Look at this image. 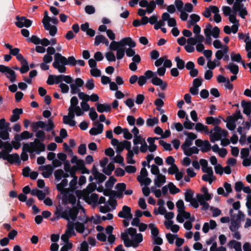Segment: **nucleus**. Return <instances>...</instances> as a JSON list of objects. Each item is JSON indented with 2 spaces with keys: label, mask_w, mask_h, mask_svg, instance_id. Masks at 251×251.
Masks as SVG:
<instances>
[{
  "label": "nucleus",
  "mask_w": 251,
  "mask_h": 251,
  "mask_svg": "<svg viewBox=\"0 0 251 251\" xmlns=\"http://www.w3.org/2000/svg\"><path fill=\"white\" fill-rule=\"evenodd\" d=\"M89 115L90 119L93 121L96 120L98 116L94 107L91 108Z\"/></svg>",
  "instance_id": "obj_59"
},
{
  "label": "nucleus",
  "mask_w": 251,
  "mask_h": 251,
  "mask_svg": "<svg viewBox=\"0 0 251 251\" xmlns=\"http://www.w3.org/2000/svg\"><path fill=\"white\" fill-rule=\"evenodd\" d=\"M172 168H169L168 170V172L170 175H174L176 174L175 176L176 179L177 180H180L182 179L183 177V174L182 172L179 171V169H178V171H175V170H174V171H172Z\"/></svg>",
  "instance_id": "obj_29"
},
{
  "label": "nucleus",
  "mask_w": 251,
  "mask_h": 251,
  "mask_svg": "<svg viewBox=\"0 0 251 251\" xmlns=\"http://www.w3.org/2000/svg\"><path fill=\"white\" fill-rule=\"evenodd\" d=\"M124 160V157L121 155H117L114 158V162L121 164L123 167L125 166Z\"/></svg>",
  "instance_id": "obj_61"
},
{
  "label": "nucleus",
  "mask_w": 251,
  "mask_h": 251,
  "mask_svg": "<svg viewBox=\"0 0 251 251\" xmlns=\"http://www.w3.org/2000/svg\"><path fill=\"white\" fill-rule=\"evenodd\" d=\"M125 50L126 48L125 47H123L116 51V58L118 60H121L124 57L126 52Z\"/></svg>",
  "instance_id": "obj_41"
},
{
  "label": "nucleus",
  "mask_w": 251,
  "mask_h": 251,
  "mask_svg": "<svg viewBox=\"0 0 251 251\" xmlns=\"http://www.w3.org/2000/svg\"><path fill=\"white\" fill-rule=\"evenodd\" d=\"M195 124L191 122L188 119V116L186 118V121L183 123V126L187 129H191L194 126Z\"/></svg>",
  "instance_id": "obj_43"
},
{
  "label": "nucleus",
  "mask_w": 251,
  "mask_h": 251,
  "mask_svg": "<svg viewBox=\"0 0 251 251\" xmlns=\"http://www.w3.org/2000/svg\"><path fill=\"white\" fill-rule=\"evenodd\" d=\"M244 41L246 43L245 49L248 52L247 57L249 58H251V39L250 41Z\"/></svg>",
  "instance_id": "obj_51"
},
{
  "label": "nucleus",
  "mask_w": 251,
  "mask_h": 251,
  "mask_svg": "<svg viewBox=\"0 0 251 251\" xmlns=\"http://www.w3.org/2000/svg\"><path fill=\"white\" fill-rule=\"evenodd\" d=\"M44 28L47 30H49L50 35L51 36H54L57 32V28L55 25H52L50 23H45L42 22Z\"/></svg>",
  "instance_id": "obj_15"
},
{
  "label": "nucleus",
  "mask_w": 251,
  "mask_h": 251,
  "mask_svg": "<svg viewBox=\"0 0 251 251\" xmlns=\"http://www.w3.org/2000/svg\"><path fill=\"white\" fill-rule=\"evenodd\" d=\"M116 188L118 190V198H121L123 192L126 190V184L125 183H118L116 185Z\"/></svg>",
  "instance_id": "obj_21"
},
{
  "label": "nucleus",
  "mask_w": 251,
  "mask_h": 251,
  "mask_svg": "<svg viewBox=\"0 0 251 251\" xmlns=\"http://www.w3.org/2000/svg\"><path fill=\"white\" fill-rule=\"evenodd\" d=\"M193 144V141L188 139L187 138L185 139L184 142L181 145V149L183 151H185L188 149Z\"/></svg>",
  "instance_id": "obj_52"
},
{
  "label": "nucleus",
  "mask_w": 251,
  "mask_h": 251,
  "mask_svg": "<svg viewBox=\"0 0 251 251\" xmlns=\"http://www.w3.org/2000/svg\"><path fill=\"white\" fill-rule=\"evenodd\" d=\"M127 45L130 48H134L136 44L131 37H126L122 39L118 42L112 40L109 46V49L111 50L117 51L119 49H121Z\"/></svg>",
  "instance_id": "obj_1"
},
{
  "label": "nucleus",
  "mask_w": 251,
  "mask_h": 251,
  "mask_svg": "<svg viewBox=\"0 0 251 251\" xmlns=\"http://www.w3.org/2000/svg\"><path fill=\"white\" fill-rule=\"evenodd\" d=\"M151 82L155 86H159L162 83V80L157 77L156 75L153 78H152Z\"/></svg>",
  "instance_id": "obj_64"
},
{
  "label": "nucleus",
  "mask_w": 251,
  "mask_h": 251,
  "mask_svg": "<svg viewBox=\"0 0 251 251\" xmlns=\"http://www.w3.org/2000/svg\"><path fill=\"white\" fill-rule=\"evenodd\" d=\"M241 105L243 108V113L247 116L250 115L251 114V102L243 100L241 101Z\"/></svg>",
  "instance_id": "obj_17"
},
{
  "label": "nucleus",
  "mask_w": 251,
  "mask_h": 251,
  "mask_svg": "<svg viewBox=\"0 0 251 251\" xmlns=\"http://www.w3.org/2000/svg\"><path fill=\"white\" fill-rule=\"evenodd\" d=\"M54 61L52 63V66L58 70L60 73H65L66 71V65H67L59 57L57 54L56 53L54 56Z\"/></svg>",
  "instance_id": "obj_4"
},
{
  "label": "nucleus",
  "mask_w": 251,
  "mask_h": 251,
  "mask_svg": "<svg viewBox=\"0 0 251 251\" xmlns=\"http://www.w3.org/2000/svg\"><path fill=\"white\" fill-rule=\"evenodd\" d=\"M54 214L56 216V219H57L62 218L67 220L68 222L70 221L68 211L67 210L63 211V207L60 205L56 207Z\"/></svg>",
  "instance_id": "obj_8"
},
{
  "label": "nucleus",
  "mask_w": 251,
  "mask_h": 251,
  "mask_svg": "<svg viewBox=\"0 0 251 251\" xmlns=\"http://www.w3.org/2000/svg\"><path fill=\"white\" fill-rule=\"evenodd\" d=\"M27 152L32 153L31 150L29 148V145L28 143H25L23 145L22 149V152L21 155V158L22 160L25 161L28 159V155L27 154Z\"/></svg>",
  "instance_id": "obj_11"
},
{
  "label": "nucleus",
  "mask_w": 251,
  "mask_h": 251,
  "mask_svg": "<svg viewBox=\"0 0 251 251\" xmlns=\"http://www.w3.org/2000/svg\"><path fill=\"white\" fill-rule=\"evenodd\" d=\"M194 192L191 190H188L185 193V200L187 202H190L194 198H193Z\"/></svg>",
  "instance_id": "obj_33"
},
{
  "label": "nucleus",
  "mask_w": 251,
  "mask_h": 251,
  "mask_svg": "<svg viewBox=\"0 0 251 251\" xmlns=\"http://www.w3.org/2000/svg\"><path fill=\"white\" fill-rule=\"evenodd\" d=\"M176 206L178 213H181V211L185 210V207L184 202L182 200H179L176 202Z\"/></svg>",
  "instance_id": "obj_45"
},
{
  "label": "nucleus",
  "mask_w": 251,
  "mask_h": 251,
  "mask_svg": "<svg viewBox=\"0 0 251 251\" xmlns=\"http://www.w3.org/2000/svg\"><path fill=\"white\" fill-rule=\"evenodd\" d=\"M135 236V239L134 241V243H133L132 247L133 248H137L138 244L142 242L143 238L141 233H137Z\"/></svg>",
  "instance_id": "obj_32"
},
{
  "label": "nucleus",
  "mask_w": 251,
  "mask_h": 251,
  "mask_svg": "<svg viewBox=\"0 0 251 251\" xmlns=\"http://www.w3.org/2000/svg\"><path fill=\"white\" fill-rule=\"evenodd\" d=\"M17 136L15 135L14 136V141H12L11 144L13 146V147L15 150L19 149L21 147L20 141H21L19 138H17Z\"/></svg>",
  "instance_id": "obj_46"
},
{
  "label": "nucleus",
  "mask_w": 251,
  "mask_h": 251,
  "mask_svg": "<svg viewBox=\"0 0 251 251\" xmlns=\"http://www.w3.org/2000/svg\"><path fill=\"white\" fill-rule=\"evenodd\" d=\"M13 148V147L11 143H10L9 142L7 141L6 142V144L3 148V150H2L6 155V154H9L10 152L12 151Z\"/></svg>",
  "instance_id": "obj_36"
},
{
  "label": "nucleus",
  "mask_w": 251,
  "mask_h": 251,
  "mask_svg": "<svg viewBox=\"0 0 251 251\" xmlns=\"http://www.w3.org/2000/svg\"><path fill=\"white\" fill-rule=\"evenodd\" d=\"M0 72L6 75V77L12 83L16 80V75L15 71L8 66L3 65H0Z\"/></svg>",
  "instance_id": "obj_2"
},
{
  "label": "nucleus",
  "mask_w": 251,
  "mask_h": 251,
  "mask_svg": "<svg viewBox=\"0 0 251 251\" xmlns=\"http://www.w3.org/2000/svg\"><path fill=\"white\" fill-rule=\"evenodd\" d=\"M15 135L17 137V138H19L21 140H22L31 138L33 134L26 130L22 132L21 134H17Z\"/></svg>",
  "instance_id": "obj_26"
},
{
  "label": "nucleus",
  "mask_w": 251,
  "mask_h": 251,
  "mask_svg": "<svg viewBox=\"0 0 251 251\" xmlns=\"http://www.w3.org/2000/svg\"><path fill=\"white\" fill-rule=\"evenodd\" d=\"M84 9L85 12L89 15L94 14L96 11L95 8L93 5H86Z\"/></svg>",
  "instance_id": "obj_62"
},
{
  "label": "nucleus",
  "mask_w": 251,
  "mask_h": 251,
  "mask_svg": "<svg viewBox=\"0 0 251 251\" xmlns=\"http://www.w3.org/2000/svg\"><path fill=\"white\" fill-rule=\"evenodd\" d=\"M97 127H93L89 130V133L91 135H97L102 133L103 130V124L97 122L95 123Z\"/></svg>",
  "instance_id": "obj_10"
},
{
  "label": "nucleus",
  "mask_w": 251,
  "mask_h": 251,
  "mask_svg": "<svg viewBox=\"0 0 251 251\" xmlns=\"http://www.w3.org/2000/svg\"><path fill=\"white\" fill-rule=\"evenodd\" d=\"M131 208L127 205H124L121 211H120L118 216L120 218L127 219L128 220L132 218V214H131Z\"/></svg>",
  "instance_id": "obj_5"
},
{
  "label": "nucleus",
  "mask_w": 251,
  "mask_h": 251,
  "mask_svg": "<svg viewBox=\"0 0 251 251\" xmlns=\"http://www.w3.org/2000/svg\"><path fill=\"white\" fill-rule=\"evenodd\" d=\"M231 60L233 62L239 63L242 61V57L240 54H235L234 52H232L230 54Z\"/></svg>",
  "instance_id": "obj_38"
},
{
  "label": "nucleus",
  "mask_w": 251,
  "mask_h": 251,
  "mask_svg": "<svg viewBox=\"0 0 251 251\" xmlns=\"http://www.w3.org/2000/svg\"><path fill=\"white\" fill-rule=\"evenodd\" d=\"M0 138L3 140H7L9 139V133H8L6 130H0Z\"/></svg>",
  "instance_id": "obj_56"
},
{
  "label": "nucleus",
  "mask_w": 251,
  "mask_h": 251,
  "mask_svg": "<svg viewBox=\"0 0 251 251\" xmlns=\"http://www.w3.org/2000/svg\"><path fill=\"white\" fill-rule=\"evenodd\" d=\"M225 67L233 75H237L239 73L238 66L233 63H229L228 65L225 66Z\"/></svg>",
  "instance_id": "obj_19"
},
{
  "label": "nucleus",
  "mask_w": 251,
  "mask_h": 251,
  "mask_svg": "<svg viewBox=\"0 0 251 251\" xmlns=\"http://www.w3.org/2000/svg\"><path fill=\"white\" fill-rule=\"evenodd\" d=\"M175 4L177 10L179 12L184 10V3L181 0H175Z\"/></svg>",
  "instance_id": "obj_53"
},
{
  "label": "nucleus",
  "mask_w": 251,
  "mask_h": 251,
  "mask_svg": "<svg viewBox=\"0 0 251 251\" xmlns=\"http://www.w3.org/2000/svg\"><path fill=\"white\" fill-rule=\"evenodd\" d=\"M177 237V234H172L170 233L166 234V237L167 239L168 243L170 244H173L174 243V240Z\"/></svg>",
  "instance_id": "obj_48"
},
{
  "label": "nucleus",
  "mask_w": 251,
  "mask_h": 251,
  "mask_svg": "<svg viewBox=\"0 0 251 251\" xmlns=\"http://www.w3.org/2000/svg\"><path fill=\"white\" fill-rule=\"evenodd\" d=\"M106 59L109 62H114L116 61V57L114 53L112 51H108L105 54Z\"/></svg>",
  "instance_id": "obj_49"
},
{
  "label": "nucleus",
  "mask_w": 251,
  "mask_h": 251,
  "mask_svg": "<svg viewBox=\"0 0 251 251\" xmlns=\"http://www.w3.org/2000/svg\"><path fill=\"white\" fill-rule=\"evenodd\" d=\"M156 6V4L154 0H151L149 2H148V5L147 7V13L149 14L151 13Z\"/></svg>",
  "instance_id": "obj_34"
},
{
  "label": "nucleus",
  "mask_w": 251,
  "mask_h": 251,
  "mask_svg": "<svg viewBox=\"0 0 251 251\" xmlns=\"http://www.w3.org/2000/svg\"><path fill=\"white\" fill-rule=\"evenodd\" d=\"M183 152L185 155L187 156H190L193 154H198L199 150L197 147L194 146L191 148H188V149L183 151Z\"/></svg>",
  "instance_id": "obj_24"
},
{
  "label": "nucleus",
  "mask_w": 251,
  "mask_h": 251,
  "mask_svg": "<svg viewBox=\"0 0 251 251\" xmlns=\"http://www.w3.org/2000/svg\"><path fill=\"white\" fill-rule=\"evenodd\" d=\"M175 160L172 156H168L166 159V163L172 166L170 168H172V170H175V171H178V167L175 164Z\"/></svg>",
  "instance_id": "obj_27"
},
{
  "label": "nucleus",
  "mask_w": 251,
  "mask_h": 251,
  "mask_svg": "<svg viewBox=\"0 0 251 251\" xmlns=\"http://www.w3.org/2000/svg\"><path fill=\"white\" fill-rule=\"evenodd\" d=\"M68 208L69 209L68 214L69 219L71 218L73 221H75L77 218L79 209H81L83 212H85L84 208L80 205H79V207L75 206L73 208H70L69 207Z\"/></svg>",
  "instance_id": "obj_7"
},
{
  "label": "nucleus",
  "mask_w": 251,
  "mask_h": 251,
  "mask_svg": "<svg viewBox=\"0 0 251 251\" xmlns=\"http://www.w3.org/2000/svg\"><path fill=\"white\" fill-rule=\"evenodd\" d=\"M59 57L67 65L74 66L76 64V60L73 56H69L68 58L62 55L60 53H56Z\"/></svg>",
  "instance_id": "obj_9"
},
{
  "label": "nucleus",
  "mask_w": 251,
  "mask_h": 251,
  "mask_svg": "<svg viewBox=\"0 0 251 251\" xmlns=\"http://www.w3.org/2000/svg\"><path fill=\"white\" fill-rule=\"evenodd\" d=\"M4 160H6L10 164H15L19 165L21 163L19 155L17 153L6 154Z\"/></svg>",
  "instance_id": "obj_6"
},
{
  "label": "nucleus",
  "mask_w": 251,
  "mask_h": 251,
  "mask_svg": "<svg viewBox=\"0 0 251 251\" xmlns=\"http://www.w3.org/2000/svg\"><path fill=\"white\" fill-rule=\"evenodd\" d=\"M35 136L40 141H44L46 137L45 133L42 130H40L36 132Z\"/></svg>",
  "instance_id": "obj_54"
},
{
  "label": "nucleus",
  "mask_w": 251,
  "mask_h": 251,
  "mask_svg": "<svg viewBox=\"0 0 251 251\" xmlns=\"http://www.w3.org/2000/svg\"><path fill=\"white\" fill-rule=\"evenodd\" d=\"M158 119L156 117L149 118L147 120V125L149 126H153L155 124L158 123Z\"/></svg>",
  "instance_id": "obj_47"
},
{
  "label": "nucleus",
  "mask_w": 251,
  "mask_h": 251,
  "mask_svg": "<svg viewBox=\"0 0 251 251\" xmlns=\"http://www.w3.org/2000/svg\"><path fill=\"white\" fill-rule=\"evenodd\" d=\"M154 181L155 186L157 187H160L162 184L166 182V176L164 175L159 174Z\"/></svg>",
  "instance_id": "obj_20"
},
{
  "label": "nucleus",
  "mask_w": 251,
  "mask_h": 251,
  "mask_svg": "<svg viewBox=\"0 0 251 251\" xmlns=\"http://www.w3.org/2000/svg\"><path fill=\"white\" fill-rule=\"evenodd\" d=\"M175 61L176 63V68L180 70H183L185 67V61L180 59L179 56H176L175 58Z\"/></svg>",
  "instance_id": "obj_31"
},
{
  "label": "nucleus",
  "mask_w": 251,
  "mask_h": 251,
  "mask_svg": "<svg viewBox=\"0 0 251 251\" xmlns=\"http://www.w3.org/2000/svg\"><path fill=\"white\" fill-rule=\"evenodd\" d=\"M46 126V123L41 121H39L36 122H33L31 124V127L33 132H36L38 131L39 128H45Z\"/></svg>",
  "instance_id": "obj_18"
},
{
  "label": "nucleus",
  "mask_w": 251,
  "mask_h": 251,
  "mask_svg": "<svg viewBox=\"0 0 251 251\" xmlns=\"http://www.w3.org/2000/svg\"><path fill=\"white\" fill-rule=\"evenodd\" d=\"M54 127V125L51 119H49L48 121V124H46L45 128H44L47 131L49 132L51 131Z\"/></svg>",
  "instance_id": "obj_55"
},
{
  "label": "nucleus",
  "mask_w": 251,
  "mask_h": 251,
  "mask_svg": "<svg viewBox=\"0 0 251 251\" xmlns=\"http://www.w3.org/2000/svg\"><path fill=\"white\" fill-rule=\"evenodd\" d=\"M238 218H232L231 219V225L229 226V229L231 231L234 232L237 231L240 226V222H238V219L240 218V216Z\"/></svg>",
  "instance_id": "obj_16"
},
{
  "label": "nucleus",
  "mask_w": 251,
  "mask_h": 251,
  "mask_svg": "<svg viewBox=\"0 0 251 251\" xmlns=\"http://www.w3.org/2000/svg\"><path fill=\"white\" fill-rule=\"evenodd\" d=\"M134 156V153L132 151H130L127 152L126 160L128 164H134L136 162L133 159Z\"/></svg>",
  "instance_id": "obj_39"
},
{
  "label": "nucleus",
  "mask_w": 251,
  "mask_h": 251,
  "mask_svg": "<svg viewBox=\"0 0 251 251\" xmlns=\"http://www.w3.org/2000/svg\"><path fill=\"white\" fill-rule=\"evenodd\" d=\"M241 157L242 159L247 158L249 156L250 149L248 148H242L241 150Z\"/></svg>",
  "instance_id": "obj_57"
},
{
  "label": "nucleus",
  "mask_w": 251,
  "mask_h": 251,
  "mask_svg": "<svg viewBox=\"0 0 251 251\" xmlns=\"http://www.w3.org/2000/svg\"><path fill=\"white\" fill-rule=\"evenodd\" d=\"M228 246L232 247L233 245V248L236 251H240L242 250L241 249V243L240 242H237L235 240H232L229 242Z\"/></svg>",
  "instance_id": "obj_30"
},
{
  "label": "nucleus",
  "mask_w": 251,
  "mask_h": 251,
  "mask_svg": "<svg viewBox=\"0 0 251 251\" xmlns=\"http://www.w3.org/2000/svg\"><path fill=\"white\" fill-rule=\"evenodd\" d=\"M83 199L88 204L97 203L99 200V195L96 193H93L89 196L88 194L86 196H83Z\"/></svg>",
  "instance_id": "obj_12"
},
{
  "label": "nucleus",
  "mask_w": 251,
  "mask_h": 251,
  "mask_svg": "<svg viewBox=\"0 0 251 251\" xmlns=\"http://www.w3.org/2000/svg\"><path fill=\"white\" fill-rule=\"evenodd\" d=\"M116 180V179L114 178V176H110L109 180L105 183V186L106 188L107 189H111Z\"/></svg>",
  "instance_id": "obj_37"
},
{
  "label": "nucleus",
  "mask_w": 251,
  "mask_h": 251,
  "mask_svg": "<svg viewBox=\"0 0 251 251\" xmlns=\"http://www.w3.org/2000/svg\"><path fill=\"white\" fill-rule=\"evenodd\" d=\"M40 140L35 139L34 142H30L29 148H31L32 152H35L36 154H39L42 151H45L46 146Z\"/></svg>",
  "instance_id": "obj_3"
},
{
  "label": "nucleus",
  "mask_w": 251,
  "mask_h": 251,
  "mask_svg": "<svg viewBox=\"0 0 251 251\" xmlns=\"http://www.w3.org/2000/svg\"><path fill=\"white\" fill-rule=\"evenodd\" d=\"M211 144L208 140H204L203 146L201 149L202 152H207L211 150Z\"/></svg>",
  "instance_id": "obj_40"
},
{
  "label": "nucleus",
  "mask_w": 251,
  "mask_h": 251,
  "mask_svg": "<svg viewBox=\"0 0 251 251\" xmlns=\"http://www.w3.org/2000/svg\"><path fill=\"white\" fill-rule=\"evenodd\" d=\"M159 144L160 146H162L166 151H171L172 150L171 144L166 143L164 140H160L159 141Z\"/></svg>",
  "instance_id": "obj_44"
},
{
  "label": "nucleus",
  "mask_w": 251,
  "mask_h": 251,
  "mask_svg": "<svg viewBox=\"0 0 251 251\" xmlns=\"http://www.w3.org/2000/svg\"><path fill=\"white\" fill-rule=\"evenodd\" d=\"M23 113L22 108H16L12 111L13 115L10 117V121L12 122H16L20 119V115Z\"/></svg>",
  "instance_id": "obj_13"
},
{
  "label": "nucleus",
  "mask_w": 251,
  "mask_h": 251,
  "mask_svg": "<svg viewBox=\"0 0 251 251\" xmlns=\"http://www.w3.org/2000/svg\"><path fill=\"white\" fill-rule=\"evenodd\" d=\"M78 96L82 101H88L90 100V96L85 94L84 92H79Z\"/></svg>",
  "instance_id": "obj_60"
},
{
  "label": "nucleus",
  "mask_w": 251,
  "mask_h": 251,
  "mask_svg": "<svg viewBox=\"0 0 251 251\" xmlns=\"http://www.w3.org/2000/svg\"><path fill=\"white\" fill-rule=\"evenodd\" d=\"M234 12H239V15L242 18L245 19V16L248 15V13L246 8L243 6L240 8H232Z\"/></svg>",
  "instance_id": "obj_25"
},
{
  "label": "nucleus",
  "mask_w": 251,
  "mask_h": 251,
  "mask_svg": "<svg viewBox=\"0 0 251 251\" xmlns=\"http://www.w3.org/2000/svg\"><path fill=\"white\" fill-rule=\"evenodd\" d=\"M67 226V229L65 231L66 233H67L70 236H75L76 234L74 230V223L71 221L68 222Z\"/></svg>",
  "instance_id": "obj_22"
},
{
  "label": "nucleus",
  "mask_w": 251,
  "mask_h": 251,
  "mask_svg": "<svg viewBox=\"0 0 251 251\" xmlns=\"http://www.w3.org/2000/svg\"><path fill=\"white\" fill-rule=\"evenodd\" d=\"M212 26L210 24H208L206 25L205 28L204 29V33L205 36L212 35Z\"/></svg>",
  "instance_id": "obj_63"
},
{
  "label": "nucleus",
  "mask_w": 251,
  "mask_h": 251,
  "mask_svg": "<svg viewBox=\"0 0 251 251\" xmlns=\"http://www.w3.org/2000/svg\"><path fill=\"white\" fill-rule=\"evenodd\" d=\"M148 172L145 168H142L140 171V175L137 177V181L142 185L144 178L147 177Z\"/></svg>",
  "instance_id": "obj_23"
},
{
  "label": "nucleus",
  "mask_w": 251,
  "mask_h": 251,
  "mask_svg": "<svg viewBox=\"0 0 251 251\" xmlns=\"http://www.w3.org/2000/svg\"><path fill=\"white\" fill-rule=\"evenodd\" d=\"M221 139V135L217 132L211 133L210 136V140L211 142H215L216 141L220 140Z\"/></svg>",
  "instance_id": "obj_50"
},
{
  "label": "nucleus",
  "mask_w": 251,
  "mask_h": 251,
  "mask_svg": "<svg viewBox=\"0 0 251 251\" xmlns=\"http://www.w3.org/2000/svg\"><path fill=\"white\" fill-rule=\"evenodd\" d=\"M168 187L170 190V192L171 194L174 195L179 193L180 190L177 188L173 182H169L168 184Z\"/></svg>",
  "instance_id": "obj_35"
},
{
  "label": "nucleus",
  "mask_w": 251,
  "mask_h": 251,
  "mask_svg": "<svg viewBox=\"0 0 251 251\" xmlns=\"http://www.w3.org/2000/svg\"><path fill=\"white\" fill-rule=\"evenodd\" d=\"M64 174V171L62 169L56 170L54 173V175L55 179L57 181H59L63 177V174Z\"/></svg>",
  "instance_id": "obj_42"
},
{
  "label": "nucleus",
  "mask_w": 251,
  "mask_h": 251,
  "mask_svg": "<svg viewBox=\"0 0 251 251\" xmlns=\"http://www.w3.org/2000/svg\"><path fill=\"white\" fill-rule=\"evenodd\" d=\"M85 224L84 222L80 223L79 222L75 223L74 224L76 231L78 233H82L85 229Z\"/></svg>",
  "instance_id": "obj_28"
},
{
  "label": "nucleus",
  "mask_w": 251,
  "mask_h": 251,
  "mask_svg": "<svg viewBox=\"0 0 251 251\" xmlns=\"http://www.w3.org/2000/svg\"><path fill=\"white\" fill-rule=\"evenodd\" d=\"M97 110L100 113L109 112L111 111V107L110 104L107 103H99L96 104Z\"/></svg>",
  "instance_id": "obj_14"
},
{
  "label": "nucleus",
  "mask_w": 251,
  "mask_h": 251,
  "mask_svg": "<svg viewBox=\"0 0 251 251\" xmlns=\"http://www.w3.org/2000/svg\"><path fill=\"white\" fill-rule=\"evenodd\" d=\"M28 42H31L35 45H39L41 42V40L36 35H32L31 38L27 39Z\"/></svg>",
  "instance_id": "obj_58"
}]
</instances>
